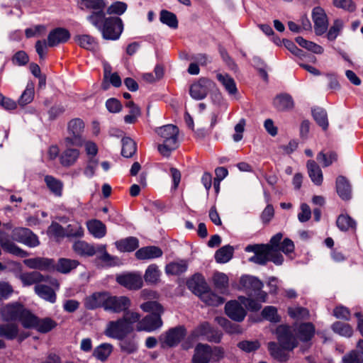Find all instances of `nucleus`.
Listing matches in <instances>:
<instances>
[{
    "instance_id": "obj_34",
    "label": "nucleus",
    "mask_w": 363,
    "mask_h": 363,
    "mask_svg": "<svg viewBox=\"0 0 363 363\" xmlns=\"http://www.w3.org/2000/svg\"><path fill=\"white\" fill-rule=\"evenodd\" d=\"M308 175L311 181L318 186H320L323 179V172L320 167L314 160H308L306 164Z\"/></svg>"
},
{
    "instance_id": "obj_5",
    "label": "nucleus",
    "mask_w": 363,
    "mask_h": 363,
    "mask_svg": "<svg viewBox=\"0 0 363 363\" xmlns=\"http://www.w3.org/2000/svg\"><path fill=\"white\" fill-rule=\"evenodd\" d=\"M240 284L249 296H257L260 301L266 302L267 294L262 291L263 284L257 278L252 276H243Z\"/></svg>"
},
{
    "instance_id": "obj_56",
    "label": "nucleus",
    "mask_w": 363,
    "mask_h": 363,
    "mask_svg": "<svg viewBox=\"0 0 363 363\" xmlns=\"http://www.w3.org/2000/svg\"><path fill=\"white\" fill-rule=\"evenodd\" d=\"M332 329L335 333L346 337H351L353 333L352 327L345 323L336 322L333 324Z\"/></svg>"
},
{
    "instance_id": "obj_15",
    "label": "nucleus",
    "mask_w": 363,
    "mask_h": 363,
    "mask_svg": "<svg viewBox=\"0 0 363 363\" xmlns=\"http://www.w3.org/2000/svg\"><path fill=\"white\" fill-rule=\"evenodd\" d=\"M311 15L315 34L318 35H323L326 32L328 27V19L324 9L320 6H316L313 9Z\"/></svg>"
},
{
    "instance_id": "obj_54",
    "label": "nucleus",
    "mask_w": 363,
    "mask_h": 363,
    "mask_svg": "<svg viewBox=\"0 0 363 363\" xmlns=\"http://www.w3.org/2000/svg\"><path fill=\"white\" fill-rule=\"evenodd\" d=\"M295 40L300 46L315 54H322L323 52V48L320 45L313 42L306 40L301 36L296 37Z\"/></svg>"
},
{
    "instance_id": "obj_11",
    "label": "nucleus",
    "mask_w": 363,
    "mask_h": 363,
    "mask_svg": "<svg viewBox=\"0 0 363 363\" xmlns=\"http://www.w3.org/2000/svg\"><path fill=\"white\" fill-rule=\"evenodd\" d=\"M30 336L28 332L20 331L18 326L16 323H2L0 324V337L6 340H12L17 339L18 342H22Z\"/></svg>"
},
{
    "instance_id": "obj_57",
    "label": "nucleus",
    "mask_w": 363,
    "mask_h": 363,
    "mask_svg": "<svg viewBox=\"0 0 363 363\" xmlns=\"http://www.w3.org/2000/svg\"><path fill=\"white\" fill-rule=\"evenodd\" d=\"M34 98V83L28 82L26 89L21 95L18 103L21 106H25L30 103Z\"/></svg>"
},
{
    "instance_id": "obj_40",
    "label": "nucleus",
    "mask_w": 363,
    "mask_h": 363,
    "mask_svg": "<svg viewBox=\"0 0 363 363\" xmlns=\"http://www.w3.org/2000/svg\"><path fill=\"white\" fill-rule=\"evenodd\" d=\"M89 232L96 238H101L106 235V225L99 220H91L86 223Z\"/></svg>"
},
{
    "instance_id": "obj_19",
    "label": "nucleus",
    "mask_w": 363,
    "mask_h": 363,
    "mask_svg": "<svg viewBox=\"0 0 363 363\" xmlns=\"http://www.w3.org/2000/svg\"><path fill=\"white\" fill-rule=\"evenodd\" d=\"M163 322L161 315H147L137 324L138 331L152 332L162 326Z\"/></svg>"
},
{
    "instance_id": "obj_12",
    "label": "nucleus",
    "mask_w": 363,
    "mask_h": 363,
    "mask_svg": "<svg viewBox=\"0 0 363 363\" xmlns=\"http://www.w3.org/2000/svg\"><path fill=\"white\" fill-rule=\"evenodd\" d=\"M216 86L215 83L209 79L201 78L190 87V95L196 100L204 99L208 91Z\"/></svg>"
},
{
    "instance_id": "obj_4",
    "label": "nucleus",
    "mask_w": 363,
    "mask_h": 363,
    "mask_svg": "<svg viewBox=\"0 0 363 363\" xmlns=\"http://www.w3.org/2000/svg\"><path fill=\"white\" fill-rule=\"evenodd\" d=\"M188 288L195 294L199 293L202 301L208 306H218L224 302V299L213 291H204L205 282L201 275L196 274L187 281Z\"/></svg>"
},
{
    "instance_id": "obj_33",
    "label": "nucleus",
    "mask_w": 363,
    "mask_h": 363,
    "mask_svg": "<svg viewBox=\"0 0 363 363\" xmlns=\"http://www.w3.org/2000/svg\"><path fill=\"white\" fill-rule=\"evenodd\" d=\"M216 79L230 95H235L238 89L235 80L227 73H216Z\"/></svg>"
},
{
    "instance_id": "obj_26",
    "label": "nucleus",
    "mask_w": 363,
    "mask_h": 363,
    "mask_svg": "<svg viewBox=\"0 0 363 363\" xmlns=\"http://www.w3.org/2000/svg\"><path fill=\"white\" fill-rule=\"evenodd\" d=\"M96 250L97 256L96 259L100 262L104 266L113 267L119 264V259L117 257L108 254L105 245H97Z\"/></svg>"
},
{
    "instance_id": "obj_60",
    "label": "nucleus",
    "mask_w": 363,
    "mask_h": 363,
    "mask_svg": "<svg viewBox=\"0 0 363 363\" xmlns=\"http://www.w3.org/2000/svg\"><path fill=\"white\" fill-rule=\"evenodd\" d=\"M342 363H363V354L355 350H351L342 357Z\"/></svg>"
},
{
    "instance_id": "obj_17",
    "label": "nucleus",
    "mask_w": 363,
    "mask_h": 363,
    "mask_svg": "<svg viewBox=\"0 0 363 363\" xmlns=\"http://www.w3.org/2000/svg\"><path fill=\"white\" fill-rule=\"evenodd\" d=\"M23 263L31 269L50 272L55 270V262L53 259L43 257L26 259L23 260Z\"/></svg>"
},
{
    "instance_id": "obj_49",
    "label": "nucleus",
    "mask_w": 363,
    "mask_h": 363,
    "mask_svg": "<svg viewBox=\"0 0 363 363\" xmlns=\"http://www.w3.org/2000/svg\"><path fill=\"white\" fill-rule=\"evenodd\" d=\"M214 285L222 294L226 293L228 288V277L222 272H216L213 277Z\"/></svg>"
},
{
    "instance_id": "obj_23",
    "label": "nucleus",
    "mask_w": 363,
    "mask_h": 363,
    "mask_svg": "<svg viewBox=\"0 0 363 363\" xmlns=\"http://www.w3.org/2000/svg\"><path fill=\"white\" fill-rule=\"evenodd\" d=\"M242 305L241 303L236 301L228 302L225 306V313L235 321H242L246 315V312Z\"/></svg>"
},
{
    "instance_id": "obj_16",
    "label": "nucleus",
    "mask_w": 363,
    "mask_h": 363,
    "mask_svg": "<svg viewBox=\"0 0 363 363\" xmlns=\"http://www.w3.org/2000/svg\"><path fill=\"white\" fill-rule=\"evenodd\" d=\"M126 325L121 318L116 321H110L107 324L105 334L108 337L122 340L130 333L128 327Z\"/></svg>"
},
{
    "instance_id": "obj_62",
    "label": "nucleus",
    "mask_w": 363,
    "mask_h": 363,
    "mask_svg": "<svg viewBox=\"0 0 363 363\" xmlns=\"http://www.w3.org/2000/svg\"><path fill=\"white\" fill-rule=\"evenodd\" d=\"M260 347L258 340H242L238 343V347L245 352H251L257 350Z\"/></svg>"
},
{
    "instance_id": "obj_58",
    "label": "nucleus",
    "mask_w": 363,
    "mask_h": 363,
    "mask_svg": "<svg viewBox=\"0 0 363 363\" xmlns=\"http://www.w3.org/2000/svg\"><path fill=\"white\" fill-rule=\"evenodd\" d=\"M140 313L132 311H125L123 316L121 318L122 320L123 321L126 326L128 327V329L130 332L133 331V324L138 323L140 321Z\"/></svg>"
},
{
    "instance_id": "obj_14",
    "label": "nucleus",
    "mask_w": 363,
    "mask_h": 363,
    "mask_svg": "<svg viewBox=\"0 0 363 363\" xmlns=\"http://www.w3.org/2000/svg\"><path fill=\"white\" fill-rule=\"evenodd\" d=\"M130 306L131 301L128 297L125 296H110L108 294V297L106 303L105 311L119 313L128 310Z\"/></svg>"
},
{
    "instance_id": "obj_9",
    "label": "nucleus",
    "mask_w": 363,
    "mask_h": 363,
    "mask_svg": "<svg viewBox=\"0 0 363 363\" xmlns=\"http://www.w3.org/2000/svg\"><path fill=\"white\" fill-rule=\"evenodd\" d=\"M84 123L80 118L71 120L67 125L68 133L71 136L65 138V143L68 145H81V137L84 132Z\"/></svg>"
},
{
    "instance_id": "obj_44",
    "label": "nucleus",
    "mask_w": 363,
    "mask_h": 363,
    "mask_svg": "<svg viewBox=\"0 0 363 363\" xmlns=\"http://www.w3.org/2000/svg\"><path fill=\"white\" fill-rule=\"evenodd\" d=\"M37 320L38 317L25 308L18 319L22 326L26 329H34L36 327Z\"/></svg>"
},
{
    "instance_id": "obj_63",
    "label": "nucleus",
    "mask_w": 363,
    "mask_h": 363,
    "mask_svg": "<svg viewBox=\"0 0 363 363\" xmlns=\"http://www.w3.org/2000/svg\"><path fill=\"white\" fill-rule=\"evenodd\" d=\"M288 312L289 315L295 319H306L309 315V312L306 308L302 307H291L289 308Z\"/></svg>"
},
{
    "instance_id": "obj_46",
    "label": "nucleus",
    "mask_w": 363,
    "mask_h": 363,
    "mask_svg": "<svg viewBox=\"0 0 363 363\" xmlns=\"http://www.w3.org/2000/svg\"><path fill=\"white\" fill-rule=\"evenodd\" d=\"M113 351V346L109 343H103L96 347L94 352L93 356L98 360L101 362L106 361Z\"/></svg>"
},
{
    "instance_id": "obj_22",
    "label": "nucleus",
    "mask_w": 363,
    "mask_h": 363,
    "mask_svg": "<svg viewBox=\"0 0 363 363\" xmlns=\"http://www.w3.org/2000/svg\"><path fill=\"white\" fill-rule=\"evenodd\" d=\"M0 245L4 251L15 256L23 258L29 255L28 252L23 250L10 240L6 234L1 230L0 231Z\"/></svg>"
},
{
    "instance_id": "obj_25",
    "label": "nucleus",
    "mask_w": 363,
    "mask_h": 363,
    "mask_svg": "<svg viewBox=\"0 0 363 363\" xmlns=\"http://www.w3.org/2000/svg\"><path fill=\"white\" fill-rule=\"evenodd\" d=\"M70 38L69 32L62 28H57L50 32L48 36V45L54 47L67 42Z\"/></svg>"
},
{
    "instance_id": "obj_10",
    "label": "nucleus",
    "mask_w": 363,
    "mask_h": 363,
    "mask_svg": "<svg viewBox=\"0 0 363 363\" xmlns=\"http://www.w3.org/2000/svg\"><path fill=\"white\" fill-rule=\"evenodd\" d=\"M190 336L192 339L203 337L210 342L218 343L221 340L222 334L215 330L208 323L203 322L194 329Z\"/></svg>"
},
{
    "instance_id": "obj_55",
    "label": "nucleus",
    "mask_w": 363,
    "mask_h": 363,
    "mask_svg": "<svg viewBox=\"0 0 363 363\" xmlns=\"http://www.w3.org/2000/svg\"><path fill=\"white\" fill-rule=\"evenodd\" d=\"M57 323L50 318L39 319L38 318L36 327L34 329L42 333H46L55 328Z\"/></svg>"
},
{
    "instance_id": "obj_53",
    "label": "nucleus",
    "mask_w": 363,
    "mask_h": 363,
    "mask_svg": "<svg viewBox=\"0 0 363 363\" xmlns=\"http://www.w3.org/2000/svg\"><path fill=\"white\" fill-rule=\"evenodd\" d=\"M160 21L168 26L171 28H177L178 27V21L176 15L166 10H162L160 16Z\"/></svg>"
},
{
    "instance_id": "obj_38",
    "label": "nucleus",
    "mask_w": 363,
    "mask_h": 363,
    "mask_svg": "<svg viewBox=\"0 0 363 363\" xmlns=\"http://www.w3.org/2000/svg\"><path fill=\"white\" fill-rule=\"evenodd\" d=\"M188 268V263L186 260L172 262L165 266V273L167 275L178 276L184 273Z\"/></svg>"
},
{
    "instance_id": "obj_31",
    "label": "nucleus",
    "mask_w": 363,
    "mask_h": 363,
    "mask_svg": "<svg viewBox=\"0 0 363 363\" xmlns=\"http://www.w3.org/2000/svg\"><path fill=\"white\" fill-rule=\"evenodd\" d=\"M273 104L277 110L281 111L291 110L294 106L291 96L288 94H280L277 95L274 99Z\"/></svg>"
},
{
    "instance_id": "obj_51",
    "label": "nucleus",
    "mask_w": 363,
    "mask_h": 363,
    "mask_svg": "<svg viewBox=\"0 0 363 363\" xmlns=\"http://www.w3.org/2000/svg\"><path fill=\"white\" fill-rule=\"evenodd\" d=\"M314 120L323 129L328 127V116L326 111L321 108H315L312 110Z\"/></svg>"
},
{
    "instance_id": "obj_64",
    "label": "nucleus",
    "mask_w": 363,
    "mask_h": 363,
    "mask_svg": "<svg viewBox=\"0 0 363 363\" xmlns=\"http://www.w3.org/2000/svg\"><path fill=\"white\" fill-rule=\"evenodd\" d=\"M66 235L68 237L81 238L84 235V230L78 223H74L67 225Z\"/></svg>"
},
{
    "instance_id": "obj_21",
    "label": "nucleus",
    "mask_w": 363,
    "mask_h": 363,
    "mask_svg": "<svg viewBox=\"0 0 363 363\" xmlns=\"http://www.w3.org/2000/svg\"><path fill=\"white\" fill-rule=\"evenodd\" d=\"M66 148L60 155V163L64 167H69L76 164L80 157V150L67 145Z\"/></svg>"
},
{
    "instance_id": "obj_13",
    "label": "nucleus",
    "mask_w": 363,
    "mask_h": 363,
    "mask_svg": "<svg viewBox=\"0 0 363 363\" xmlns=\"http://www.w3.org/2000/svg\"><path fill=\"white\" fill-rule=\"evenodd\" d=\"M245 251L254 252V255L249 258V261L255 264L264 265L269 260L272 252L267 246L264 245H249L245 247Z\"/></svg>"
},
{
    "instance_id": "obj_29",
    "label": "nucleus",
    "mask_w": 363,
    "mask_h": 363,
    "mask_svg": "<svg viewBox=\"0 0 363 363\" xmlns=\"http://www.w3.org/2000/svg\"><path fill=\"white\" fill-rule=\"evenodd\" d=\"M81 7L91 10V13L89 16L101 14L104 16L106 3L104 0H81Z\"/></svg>"
},
{
    "instance_id": "obj_30",
    "label": "nucleus",
    "mask_w": 363,
    "mask_h": 363,
    "mask_svg": "<svg viewBox=\"0 0 363 363\" xmlns=\"http://www.w3.org/2000/svg\"><path fill=\"white\" fill-rule=\"evenodd\" d=\"M162 250L157 246H147L136 251L135 257L138 259H152L162 257Z\"/></svg>"
},
{
    "instance_id": "obj_42",
    "label": "nucleus",
    "mask_w": 363,
    "mask_h": 363,
    "mask_svg": "<svg viewBox=\"0 0 363 363\" xmlns=\"http://www.w3.org/2000/svg\"><path fill=\"white\" fill-rule=\"evenodd\" d=\"M117 249L121 252H132L138 247V240L135 237H129L115 242Z\"/></svg>"
},
{
    "instance_id": "obj_8",
    "label": "nucleus",
    "mask_w": 363,
    "mask_h": 363,
    "mask_svg": "<svg viewBox=\"0 0 363 363\" xmlns=\"http://www.w3.org/2000/svg\"><path fill=\"white\" fill-rule=\"evenodd\" d=\"M11 238L13 240L29 247H35L40 245L38 236L26 228H15L12 230Z\"/></svg>"
},
{
    "instance_id": "obj_1",
    "label": "nucleus",
    "mask_w": 363,
    "mask_h": 363,
    "mask_svg": "<svg viewBox=\"0 0 363 363\" xmlns=\"http://www.w3.org/2000/svg\"><path fill=\"white\" fill-rule=\"evenodd\" d=\"M280 347L274 342L268 343V350L270 354L280 362H285L289 359L286 350H292L297 345V340L294 337L289 327L279 325L275 332Z\"/></svg>"
},
{
    "instance_id": "obj_24",
    "label": "nucleus",
    "mask_w": 363,
    "mask_h": 363,
    "mask_svg": "<svg viewBox=\"0 0 363 363\" xmlns=\"http://www.w3.org/2000/svg\"><path fill=\"white\" fill-rule=\"evenodd\" d=\"M211 347L199 343L194 349L192 363H208L211 360Z\"/></svg>"
},
{
    "instance_id": "obj_61",
    "label": "nucleus",
    "mask_w": 363,
    "mask_h": 363,
    "mask_svg": "<svg viewBox=\"0 0 363 363\" xmlns=\"http://www.w3.org/2000/svg\"><path fill=\"white\" fill-rule=\"evenodd\" d=\"M262 317L270 322H279L280 318L277 313V310L274 306H266L262 311Z\"/></svg>"
},
{
    "instance_id": "obj_32",
    "label": "nucleus",
    "mask_w": 363,
    "mask_h": 363,
    "mask_svg": "<svg viewBox=\"0 0 363 363\" xmlns=\"http://www.w3.org/2000/svg\"><path fill=\"white\" fill-rule=\"evenodd\" d=\"M336 190L339 196L343 200L351 199V186L348 180L343 176H339L336 179Z\"/></svg>"
},
{
    "instance_id": "obj_41",
    "label": "nucleus",
    "mask_w": 363,
    "mask_h": 363,
    "mask_svg": "<svg viewBox=\"0 0 363 363\" xmlns=\"http://www.w3.org/2000/svg\"><path fill=\"white\" fill-rule=\"evenodd\" d=\"M161 271L158 266L152 264L147 267L145 272L144 279L148 284L155 285L160 282Z\"/></svg>"
},
{
    "instance_id": "obj_27",
    "label": "nucleus",
    "mask_w": 363,
    "mask_h": 363,
    "mask_svg": "<svg viewBox=\"0 0 363 363\" xmlns=\"http://www.w3.org/2000/svg\"><path fill=\"white\" fill-rule=\"evenodd\" d=\"M73 251L81 257H92L96 254V246L84 240L75 241L72 245Z\"/></svg>"
},
{
    "instance_id": "obj_35",
    "label": "nucleus",
    "mask_w": 363,
    "mask_h": 363,
    "mask_svg": "<svg viewBox=\"0 0 363 363\" xmlns=\"http://www.w3.org/2000/svg\"><path fill=\"white\" fill-rule=\"evenodd\" d=\"M45 183L55 196L60 197L62 195L63 182L51 175H46L44 178Z\"/></svg>"
},
{
    "instance_id": "obj_45",
    "label": "nucleus",
    "mask_w": 363,
    "mask_h": 363,
    "mask_svg": "<svg viewBox=\"0 0 363 363\" xmlns=\"http://www.w3.org/2000/svg\"><path fill=\"white\" fill-rule=\"evenodd\" d=\"M315 328L312 323L300 325L296 330V335L301 341H308L313 336Z\"/></svg>"
},
{
    "instance_id": "obj_50",
    "label": "nucleus",
    "mask_w": 363,
    "mask_h": 363,
    "mask_svg": "<svg viewBox=\"0 0 363 363\" xmlns=\"http://www.w3.org/2000/svg\"><path fill=\"white\" fill-rule=\"evenodd\" d=\"M137 147L135 143L128 137L122 139L121 154L123 157H131L136 152Z\"/></svg>"
},
{
    "instance_id": "obj_2",
    "label": "nucleus",
    "mask_w": 363,
    "mask_h": 363,
    "mask_svg": "<svg viewBox=\"0 0 363 363\" xmlns=\"http://www.w3.org/2000/svg\"><path fill=\"white\" fill-rule=\"evenodd\" d=\"M87 20L96 27L106 40H118L123 30V23L118 17H106L101 14L88 16Z\"/></svg>"
},
{
    "instance_id": "obj_18",
    "label": "nucleus",
    "mask_w": 363,
    "mask_h": 363,
    "mask_svg": "<svg viewBox=\"0 0 363 363\" xmlns=\"http://www.w3.org/2000/svg\"><path fill=\"white\" fill-rule=\"evenodd\" d=\"M116 281L120 285L130 290H138L143 285L141 275L136 273L118 275L116 277Z\"/></svg>"
},
{
    "instance_id": "obj_43",
    "label": "nucleus",
    "mask_w": 363,
    "mask_h": 363,
    "mask_svg": "<svg viewBox=\"0 0 363 363\" xmlns=\"http://www.w3.org/2000/svg\"><path fill=\"white\" fill-rule=\"evenodd\" d=\"M140 309L145 313H150L151 315H162L164 313L163 306L156 300L145 301L140 305Z\"/></svg>"
},
{
    "instance_id": "obj_36",
    "label": "nucleus",
    "mask_w": 363,
    "mask_h": 363,
    "mask_svg": "<svg viewBox=\"0 0 363 363\" xmlns=\"http://www.w3.org/2000/svg\"><path fill=\"white\" fill-rule=\"evenodd\" d=\"M34 290L40 298L52 303L56 301V294L50 286L39 284L35 285Z\"/></svg>"
},
{
    "instance_id": "obj_3",
    "label": "nucleus",
    "mask_w": 363,
    "mask_h": 363,
    "mask_svg": "<svg viewBox=\"0 0 363 363\" xmlns=\"http://www.w3.org/2000/svg\"><path fill=\"white\" fill-rule=\"evenodd\" d=\"M155 133L162 142L157 145L159 152L164 157H169L179 146V128L174 125L168 124L156 128Z\"/></svg>"
},
{
    "instance_id": "obj_47",
    "label": "nucleus",
    "mask_w": 363,
    "mask_h": 363,
    "mask_svg": "<svg viewBox=\"0 0 363 363\" xmlns=\"http://www.w3.org/2000/svg\"><path fill=\"white\" fill-rule=\"evenodd\" d=\"M336 225L341 231H348L356 228V222L350 216L345 214L337 217Z\"/></svg>"
},
{
    "instance_id": "obj_37",
    "label": "nucleus",
    "mask_w": 363,
    "mask_h": 363,
    "mask_svg": "<svg viewBox=\"0 0 363 363\" xmlns=\"http://www.w3.org/2000/svg\"><path fill=\"white\" fill-rule=\"evenodd\" d=\"M74 40L81 48L87 50L95 51L98 49L97 42L89 35H77Z\"/></svg>"
},
{
    "instance_id": "obj_20",
    "label": "nucleus",
    "mask_w": 363,
    "mask_h": 363,
    "mask_svg": "<svg viewBox=\"0 0 363 363\" xmlns=\"http://www.w3.org/2000/svg\"><path fill=\"white\" fill-rule=\"evenodd\" d=\"M23 309L24 306L21 303L14 302L3 306L0 313L4 320H16L19 319Z\"/></svg>"
},
{
    "instance_id": "obj_28",
    "label": "nucleus",
    "mask_w": 363,
    "mask_h": 363,
    "mask_svg": "<svg viewBox=\"0 0 363 363\" xmlns=\"http://www.w3.org/2000/svg\"><path fill=\"white\" fill-rule=\"evenodd\" d=\"M108 294L105 292L94 293L85 299V306L88 309H94L102 306L105 309Z\"/></svg>"
},
{
    "instance_id": "obj_52",
    "label": "nucleus",
    "mask_w": 363,
    "mask_h": 363,
    "mask_svg": "<svg viewBox=\"0 0 363 363\" xmlns=\"http://www.w3.org/2000/svg\"><path fill=\"white\" fill-rule=\"evenodd\" d=\"M239 300L242 305L250 311L259 310L261 308V303L264 302L260 301L257 296H249V298L240 296Z\"/></svg>"
},
{
    "instance_id": "obj_7",
    "label": "nucleus",
    "mask_w": 363,
    "mask_h": 363,
    "mask_svg": "<svg viewBox=\"0 0 363 363\" xmlns=\"http://www.w3.org/2000/svg\"><path fill=\"white\" fill-rule=\"evenodd\" d=\"M18 278L24 286H28L33 284L37 285L43 281H48L56 289H58L60 286V284L56 279L49 276H44L37 271L21 273L19 274Z\"/></svg>"
},
{
    "instance_id": "obj_59",
    "label": "nucleus",
    "mask_w": 363,
    "mask_h": 363,
    "mask_svg": "<svg viewBox=\"0 0 363 363\" xmlns=\"http://www.w3.org/2000/svg\"><path fill=\"white\" fill-rule=\"evenodd\" d=\"M343 26L344 23L342 20L335 19L328 32V39L330 41L335 40L337 38V37L340 35L343 28Z\"/></svg>"
},
{
    "instance_id": "obj_48",
    "label": "nucleus",
    "mask_w": 363,
    "mask_h": 363,
    "mask_svg": "<svg viewBox=\"0 0 363 363\" xmlns=\"http://www.w3.org/2000/svg\"><path fill=\"white\" fill-rule=\"evenodd\" d=\"M234 249L230 245H225L216 252L215 259L218 263H226L233 257Z\"/></svg>"
},
{
    "instance_id": "obj_39",
    "label": "nucleus",
    "mask_w": 363,
    "mask_h": 363,
    "mask_svg": "<svg viewBox=\"0 0 363 363\" xmlns=\"http://www.w3.org/2000/svg\"><path fill=\"white\" fill-rule=\"evenodd\" d=\"M79 264V261L67 258H60L55 264V270L62 273L68 274L76 269Z\"/></svg>"
},
{
    "instance_id": "obj_6",
    "label": "nucleus",
    "mask_w": 363,
    "mask_h": 363,
    "mask_svg": "<svg viewBox=\"0 0 363 363\" xmlns=\"http://www.w3.org/2000/svg\"><path fill=\"white\" fill-rule=\"evenodd\" d=\"M186 335V328L182 325H179L162 334L159 340L162 347H172L177 346Z\"/></svg>"
}]
</instances>
